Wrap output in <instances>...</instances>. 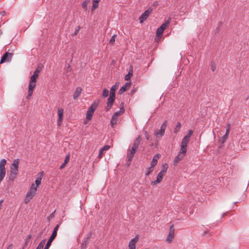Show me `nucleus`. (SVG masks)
<instances>
[{
  "label": "nucleus",
  "instance_id": "f257e3e1",
  "mask_svg": "<svg viewBox=\"0 0 249 249\" xmlns=\"http://www.w3.org/2000/svg\"><path fill=\"white\" fill-rule=\"evenodd\" d=\"M98 105V102H94L89 108L86 114V119L88 121H90L91 119L94 111L97 108Z\"/></svg>",
  "mask_w": 249,
  "mask_h": 249
},
{
  "label": "nucleus",
  "instance_id": "f03ea898",
  "mask_svg": "<svg viewBox=\"0 0 249 249\" xmlns=\"http://www.w3.org/2000/svg\"><path fill=\"white\" fill-rule=\"evenodd\" d=\"M59 227V225H57L54 229H53V232L52 233V235L51 236V237H50V238L49 239L45 247V248L44 249H49V248H50L52 242L53 241V240H54V239L55 238V237L57 235V231L58 230V228Z\"/></svg>",
  "mask_w": 249,
  "mask_h": 249
},
{
  "label": "nucleus",
  "instance_id": "7ed1b4c3",
  "mask_svg": "<svg viewBox=\"0 0 249 249\" xmlns=\"http://www.w3.org/2000/svg\"><path fill=\"white\" fill-rule=\"evenodd\" d=\"M167 121L165 120L160 126V130H156L154 132V135L157 138H161L163 136L165 133V130L167 126Z\"/></svg>",
  "mask_w": 249,
  "mask_h": 249
},
{
  "label": "nucleus",
  "instance_id": "20e7f679",
  "mask_svg": "<svg viewBox=\"0 0 249 249\" xmlns=\"http://www.w3.org/2000/svg\"><path fill=\"white\" fill-rule=\"evenodd\" d=\"M6 163V160L4 159H2L0 161V183L3 179L5 176V165Z\"/></svg>",
  "mask_w": 249,
  "mask_h": 249
},
{
  "label": "nucleus",
  "instance_id": "39448f33",
  "mask_svg": "<svg viewBox=\"0 0 249 249\" xmlns=\"http://www.w3.org/2000/svg\"><path fill=\"white\" fill-rule=\"evenodd\" d=\"M137 150L131 147V148H128L127 150V163L128 165H129L131 163L132 160L134 156V154L136 152Z\"/></svg>",
  "mask_w": 249,
  "mask_h": 249
},
{
  "label": "nucleus",
  "instance_id": "423d86ee",
  "mask_svg": "<svg viewBox=\"0 0 249 249\" xmlns=\"http://www.w3.org/2000/svg\"><path fill=\"white\" fill-rule=\"evenodd\" d=\"M19 164L18 159H15L14 160L12 164L10 167V173L13 174H18V167Z\"/></svg>",
  "mask_w": 249,
  "mask_h": 249
},
{
  "label": "nucleus",
  "instance_id": "0eeeda50",
  "mask_svg": "<svg viewBox=\"0 0 249 249\" xmlns=\"http://www.w3.org/2000/svg\"><path fill=\"white\" fill-rule=\"evenodd\" d=\"M152 9L151 8H148L147 10L145 11L139 18L140 22L142 23L148 17L149 15L151 13Z\"/></svg>",
  "mask_w": 249,
  "mask_h": 249
},
{
  "label": "nucleus",
  "instance_id": "6e6552de",
  "mask_svg": "<svg viewBox=\"0 0 249 249\" xmlns=\"http://www.w3.org/2000/svg\"><path fill=\"white\" fill-rule=\"evenodd\" d=\"M175 229L174 225H172L170 227L169 233L166 238V241L170 243L172 241L174 237Z\"/></svg>",
  "mask_w": 249,
  "mask_h": 249
},
{
  "label": "nucleus",
  "instance_id": "1a4fd4ad",
  "mask_svg": "<svg viewBox=\"0 0 249 249\" xmlns=\"http://www.w3.org/2000/svg\"><path fill=\"white\" fill-rule=\"evenodd\" d=\"M12 54L8 52L5 53L1 57L0 63H3L5 62H9L12 59Z\"/></svg>",
  "mask_w": 249,
  "mask_h": 249
},
{
  "label": "nucleus",
  "instance_id": "9d476101",
  "mask_svg": "<svg viewBox=\"0 0 249 249\" xmlns=\"http://www.w3.org/2000/svg\"><path fill=\"white\" fill-rule=\"evenodd\" d=\"M115 96L112 94H109V98L107 99V106L106 107L107 110H109L111 108L114 102Z\"/></svg>",
  "mask_w": 249,
  "mask_h": 249
},
{
  "label": "nucleus",
  "instance_id": "9b49d317",
  "mask_svg": "<svg viewBox=\"0 0 249 249\" xmlns=\"http://www.w3.org/2000/svg\"><path fill=\"white\" fill-rule=\"evenodd\" d=\"M171 20V18H168L167 19L165 20L164 22L161 24V25L159 28H158L157 31H164L165 29H167Z\"/></svg>",
  "mask_w": 249,
  "mask_h": 249
},
{
  "label": "nucleus",
  "instance_id": "f8f14e48",
  "mask_svg": "<svg viewBox=\"0 0 249 249\" xmlns=\"http://www.w3.org/2000/svg\"><path fill=\"white\" fill-rule=\"evenodd\" d=\"M36 190L37 189L35 187V184H32L30 189V190L27 192L26 196H28V197H31L32 199L33 197L36 194Z\"/></svg>",
  "mask_w": 249,
  "mask_h": 249
},
{
  "label": "nucleus",
  "instance_id": "ddd939ff",
  "mask_svg": "<svg viewBox=\"0 0 249 249\" xmlns=\"http://www.w3.org/2000/svg\"><path fill=\"white\" fill-rule=\"evenodd\" d=\"M38 77V76L33 73V74L30 77V82L28 86H31L32 87L35 88L36 86V79Z\"/></svg>",
  "mask_w": 249,
  "mask_h": 249
},
{
  "label": "nucleus",
  "instance_id": "4468645a",
  "mask_svg": "<svg viewBox=\"0 0 249 249\" xmlns=\"http://www.w3.org/2000/svg\"><path fill=\"white\" fill-rule=\"evenodd\" d=\"M138 239L139 238L137 236L132 239L129 243L128 249H136V244Z\"/></svg>",
  "mask_w": 249,
  "mask_h": 249
},
{
  "label": "nucleus",
  "instance_id": "2eb2a0df",
  "mask_svg": "<svg viewBox=\"0 0 249 249\" xmlns=\"http://www.w3.org/2000/svg\"><path fill=\"white\" fill-rule=\"evenodd\" d=\"M58 119L57 121L58 125L60 126L63 121V109L62 108H59L58 110Z\"/></svg>",
  "mask_w": 249,
  "mask_h": 249
},
{
  "label": "nucleus",
  "instance_id": "dca6fc26",
  "mask_svg": "<svg viewBox=\"0 0 249 249\" xmlns=\"http://www.w3.org/2000/svg\"><path fill=\"white\" fill-rule=\"evenodd\" d=\"M164 176V174H162L161 172L159 173L158 174V176L157 178V179L155 181H152L151 184L153 186L155 185L157 183H159L162 180L163 177Z\"/></svg>",
  "mask_w": 249,
  "mask_h": 249
},
{
  "label": "nucleus",
  "instance_id": "f3484780",
  "mask_svg": "<svg viewBox=\"0 0 249 249\" xmlns=\"http://www.w3.org/2000/svg\"><path fill=\"white\" fill-rule=\"evenodd\" d=\"M141 141V138L140 136H139L134 141L132 145V147L137 150L139 147V144L140 143Z\"/></svg>",
  "mask_w": 249,
  "mask_h": 249
},
{
  "label": "nucleus",
  "instance_id": "a211bd4d",
  "mask_svg": "<svg viewBox=\"0 0 249 249\" xmlns=\"http://www.w3.org/2000/svg\"><path fill=\"white\" fill-rule=\"evenodd\" d=\"M130 83L126 82L119 90V94H121L125 91L130 87Z\"/></svg>",
  "mask_w": 249,
  "mask_h": 249
},
{
  "label": "nucleus",
  "instance_id": "6ab92c4d",
  "mask_svg": "<svg viewBox=\"0 0 249 249\" xmlns=\"http://www.w3.org/2000/svg\"><path fill=\"white\" fill-rule=\"evenodd\" d=\"M82 89L80 87H77L74 92V94H73V98L74 100H76L77 99L78 97L80 96V94L81 93V92H82Z\"/></svg>",
  "mask_w": 249,
  "mask_h": 249
},
{
  "label": "nucleus",
  "instance_id": "aec40b11",
  "mask_svg": "<svg viewBox=\"0 0 249 249\" xmlns=\"http://www.w3.org/2000/svg\"><path fill=\"white\" fill-rule=\"evenodd\" d=\"M119 85V82H116L115 85H113L110 89V94L115 96V91L118 88Z\"/></svg>",
  "mask_w": 249,
  "mask_h": 249
},
{
  "label": "nucleus",
  "instance_id": "412c9836",
  "mask_svg": "<svg viewBox=\"0 0 249 249\" xmlns=\"http://www.w3.org/2000/svg\"><path fill=\"white\" fill-rule=\"evenodd\" d=\"M118 117L113 115L110 121V124L112 127H113L114 126L117 124L118 122Z\"/></svg>",
  "mask_w": 249,
  "mask_h": 249
},
{
  "label": "nucleus",
  "instance_id": "4be33fe9",
  "mask_svg": "<svg viewBox=\"0 0 249 249\" xmlns=\"http://www.w3.org/2000/svg\"><path fill=\"white\" fill-rule=\"evenodd\" d=\"M184 157V156H183V155L179 154L175 159L174 160V165H177L178 162H179V161H180V160H181Z\"/></svg>",
  "mask_w": 249,
  "mask_h": 249
},
{
  "label": "nucleus",
  "instance_id": "5701e85b",
  "mask_svg": "<svg viewBox=\"0 0 249 249\" xmlns=\"http://www.w3.org/2000/svg\"><path fill=\"white\" fill-rule=\"evenodd\" d=\"M159 158V156L158 154L155 155L153 157L152 161L151 163V166L154 167L157 163L158 160Z\"/></svg>",
  "mask_w": 249,
  "mask_h": 249
},
{
  "label": "nucleus",
  "instance_id": "b1692460",
  "mask_svg": "<svg viewBox=\"0 0 249 249\" xmlns=\"http://www.w3.org/2000/svg\"><path fill=\"white\" fill-rule=\"evenodd\" d=\"M90 2V0H85L82 3V7L85 11L88 9V5Z\"/></svg>",
  "mask_w": 249,
  "mask_h": 249
},
{
  "label": "nucleus",
  "instance_id": "393cba45",
  "mask_svg": "<svg viewBox=\"0 0 249 249\" xmlns=\"http://www.w3.org/2000/svg\"><path fill=\"white\" fill-rule=\"evenodd\" d=\"M132 75H133V69H132V67L131 66L128 73L125 76V80H129L131 78Z\"/></svg>",
  "mask_w": 249,
  "mask_h": 249
},
{
  "label": "nucleus",
  "instance_id": "a878e982",
  "mask_svg": "<svg viewBox=\"0 0 249 249\" xmlns=\"http://www.w3.org/2000/svg\"><path fill=\"white\" fill-rule=\"evenodd\" d=\"M35 88L28 86V95L27 96V99H29L30 98V97L32 96L33 92V90Z\"/></svg>",
  "mask_w": 249,
  "mask_h": 249
},
{
  "label": "nucleus",
  "instance_id": "bb28decb",
  "mask_svg": "<svg viewBox=\"0 0 249 249\" xmlns=\"http://www.w3.org/2000/svg\"><path fill=\"white\" fill-rule=\"evenodd\" d=\"M186 147L187 146L181 145V148H180L179 154L183 155V156H185V154L186 153V151H187Z\"/></svg>",
  "mask_w": 249,
  "mask_h": 249
},
{
  "label": "nucleus",
  "instance_id": "cd10ccee",
  "mask_svg": "<svg viewBox=\"0 0 249 249\" xmlns=\"http://www.w3.org/2000/svg\"><path fill=\"white\" fill-rule=\"evenodd\" d=\"M70 160V155H68L66 158H65V160H64V162H63V163L61 165V166L60 167V168L61 169L64 168L65 166H66V165L67 164V163L69 162Z\"/></svg>",
  "mask_w": 249,
  "mask_h": 249
},
{
  "label": "nucleus",
  "instance_id": "c85d7f7f",
  "mask_svg": "<svg viewBox=\"0 0 249 249\" xmlns=\"http://www.w3.org/2000/svg\"><path fill=\"white\" fill-rule=\"evenodd\" d=\"M42 178L41 177H37L35 180V187L37 188L38 186L41 184Z\"/></svg>",
  "mask_w": 249,
  "mask_h": 249
},
{
  "label": "nucleus",
  "instance_id": "c756f323",
  "mask_svg": "<svg viewBox=\"0 0 249 249\" xmlns=\"http://www.w3.org/2000/svg\"><path fill=\"white\" fill-rule=\"evenodd\" d=\"M46 243V240L43 239L42 240L40 243L39 244L38 246L36 248V249H43L44 246Z\"/></svg>",
  "mask_w": 249,
  "mask_h": 249
},
{
  "label": "nucleus",
  "instance_id": "7c9ffc66",
  "mask_svg": "<svg viewBox=\"0 0 249 249\" xmlns=\"http://www.w3.org/2000/svg\"><path fill=\"white\" fill-rule=\"evenodd\" d=\"M228 135H229L225 133V134L223 136H222V137H221L220 138V139H219L220 142L221 143H223L227 139Z\"/></svg>",
  "mask_w": 249,
  "mask_h": 249
},
{
  "label": "nucleus",
  "instance_id": "2f4dec72",
  "mask_svg": "<svg viewBox=\"0 0 249 249\" xmlns=\"http://www.w3.org/2000/svg\"><path fill=\"white\" fill-rule=\"evenodd\" d=\"M190 139H188L187 138H185L184 137L182 142H181V145L187 146L188 142H189Z\"/></svg>",
  "mask_w": 249,
  "mask_h": 249
},
{
  "label": "nucleus",
  "instance_id": "473e14b6",
  "mask_svg": "<svg viewBox=\"0 0 249 249\" xmlns=\"http://www.w3.org/2000/svg\"><path fill=\"white\" fill-rule=\"evenodd\" d=\"M98 7V3H94V2H92V5L91 9V13L92 14Z\"/></svg>",
  "mask_w": 249,
  "mask_h": 249
},
{
  "label": "nucleus",
  "instance_id": "72a5a7b5",
  "mask_svg": "<svg viewBox=\"0 0 249 249\" xmlns=\"http://www.w3.org/2000/svg\"><path fill=\"white\" fill-rule=\"evenodd\" d=\"M108 94H109L108 90L105 88L103 89L102 96L104 98L107 97L108 96Z\"/></svg>",
  "mask_w": 249,
  "mask_h": 249
},
{
  "label": "nucleus",
  "instance_id": "f704fd0d",
  "mask_svg": "<svg viewBox=\"0 0 249 249\" xmlns=\"http://www.w3.org/2000/svg\"><path fill=\"white\" fill-rule=\"evenodd\" d=\"M124 108H121L119 111H118L115 112L113 115L118 117L120 115H122L124 112Z\"/></svg>",
  "mask_w": 249,
  "mask_h": 249
},
{
  "label": "nucleus",
  "instance_id": "c9c22d12",
  "mask_svg": "<svg viewBox=\"0 0 249 249\" xmlns=\"http://www.w3.org/2000/svg\"><path fill=\"white\" fill-rule=\"evenodd\" d=\"M163 32H156V36L155 40L156 41L158 42L160 40V38L162 36Z\"/></svg>",
  "mask_w": 249,
  "mask_h": 249
},
{
  "label": "nucleus",
  "instance_id": "e433bc0d",
  "mask_svg": "<svg viewBox=\"0 0 249 249\" xmlns=\"http://www.w3.org/2000/svg\"><path fill=\"white\" fill-rule=\"evenodd\" d=\"M167 168H168L167 164L166 163L162 165V169L161 171L160 172H161L162 174L165 175V174L166 172V171L167 170Z\"/></svg>",
  "mask_w": 249,
  "mask_h": 249
},
{
  "label": "nucleus",
  "instance_id": "4c0bfd02",
  "mask_svg": "<svg viewBox=\"0 0 249 249\" xmlns=\"http://www.w3.org/2000/svg\"><path fill=\"white\" fill-rule=\"evenodd\" d=\"M154 167L151 166L150 167L146 169L145 176H147L150 175V174L153 171Z\"/></svg>",
  "mask_w": 249,
  "mask_h": 249
},
{
  "label": "nucleus",
  "instance_id": "58836bf2",
  "mask_svg": "<svg viewBox=\"0 0 249 249\" xmlns=\"http://www.w3.org/2000/svg\"><path fill=\"white\" fill-rule=\"evenodd\" d=\"M181 124L179 122H178L177 124L176 127L174 129V132L175 133H178L179 131V129H180V128L181 127Z\"/></svg>",
  "mask_w": 249,
  "mask_h": 249
},
{
  "label": "nucleus",
  "instance_id": "ea45409f",
  "mask_svg": "<svg viewBox=\"0 0 249 249\" xmlns=\"http://www.w3.org/2000/svg\"><path fill=\"white\" fill-rule=\"evenodd\" d=\"M211 68L213 71H214L216 69V65L214 61H212L211 63Z\"/></svg>",
  "mask_w": 249,
  "mask_h": 249
},
{
  "label": "nucleus",
  "instance_id": "a19ab883",
  "mask_svg": "<svg viewBox=\"0 0 249 249\" xmlns=\"http://www.w3.org/2000/svg\"><path fill=\"white\" fill-rule=\"evenodd\" d=\"M17 175V174H13L10 173V176L9 177V180H14Z\"/></svg>",
  "mask_w": 249,
  "mask_h": 249
},
{
  "label": "nucleus",
  "instance_id": "79ce46f5",
  "mask_svg": "<svg viewBox=\"0 0 249 249\" xmlns=\"http://www.w3.org/2000/svg\"><path fill=\"white\" fill-rule=\"evenodd\" d=\"M116 37V35H114L112 36L110 40V43L111 44H113L115 41V38Z\"/></svg>",
  "mask_w": 249,
  "mask_h": 249
},
{
  "label": "nucleus",
  "instance_id": "37998d69",
  "mask_svg": "<svg viewBox=\"0 0 249 249\" xmlns=\"http://www.w3.org/2000/svg\"><path fill=\"white\" fill-rule=\"evenodd\" d=\"M192 134H193V131L192 130H189L187 134L184 137L190 139L191 135H192Z\"/></svg>",
  "mask_w": 249,
  "mask_h": 249
},
{
  "label": "nucleus",
  "instance_id": "c03bdc74",
  "mask_svg": "<svg viewBox=\"0 0 249 249\" xmlns=\"http://www.w3.org/2000/svg\"><path fill=\"white\" fill-rule=\"evenodd\" d=\"M32 199L31 197H28V196H26V197L24 199V203L25 204H27L30 202V201Z\"/></svg>",
  "mask_w": 249,
  "mask_h": 249
},
{
  "label": "nucleus",
  "instance_id": "a18cd8bd",
  "mask_svg": "<svg viewBox=\"0 0 249 249\" xmlns=\"http://www.w3.org/2000/svg\"><path fill=\"white\" fill-rule=\"evenodd\" d=\"M40 68L38 67L36 70H35V71L34 72V74L38 76L39 75V73L40 72Z\"/></svg>",
  "mask_w": 249,
  "mask_h": 249
},
{
  "label": "nucleus",
  "instance_id": "49530a36",
  "mask_svg": "<svg viewBox=\"0 0 249 249\" xmlns=\"http://www.w3.org/2000/svg\"><path fill=\"white\" fill-rule=\"evenodd\" d=\"M109 148H110V146H109L108 145H106L104 146H103L102 148H101V149H102V150L104 151L108 150L109 149Z\"/></svg>",
  "mask_w": 249,
  "mask_h": 249
},
{
  "label": "nucleus",
  "instance_id": "de8ad7c7",
  "mask_svg": "<svg viewBox=\"0 0 249 249\" xmlns=\"http://www.w3.org/2000/svg\"><path fill=\"white\" fill-rule=\"evenodd\" d=\"M103 152H104V151L102 150L101 149H100L99 153V155H98V157L99 158H101L102 157V156L103 155Z\"/></svg>",
  "mask_w": 249,
  "mask_h": 249
},
{
  "label": "nucleus",
  "instance_id": "09e8293b",
  "mask_svg": "<svg viewBox=\"0 0 249 249\" xmlns=\"http://www.w3.org/2000/svg\"><path fill=\"white\" fill-rule=\"evenodd\" d=\"M230 131V125L229 124L227 126V128L226 129V134L229 135Z\"/></svg>",
  "mask_w": 249,
  "mask_h": 249
},
{
  "label": "nucleus",
  "instance_id": "8fccbe9b",
  "mask_svg": "<svg viewBox=\"0 0 249 249\" xmlns=\"http://www.w3.org/2000/svg\"><path fill=\"white\" fill-rule=\"evenodd\" d=\"M88 239H86L85 240V241H84V243H85V245H86V244H87V243H88ZM81 246H82V248H84V247H83V246H84V242H83V243L82 244Z\"/></svg>",
  "mask_w": 249,
  "mask_h": 249
},
{
  "label": "nucleus",
  "instance_id": "3c124183",
  "mask_svg": "<svg viewBox=\"0 0 249 249\" xmlns=\"http://www.w3.org/2000/svg\"><path fill=\"white\" fill-rule=\"evenodd\" d=\"M44 230H42V231H41L39 233V234H38V238H41V236H42V234H43V232H44Z\"/></svg>",
  "mask_w": 249,
  "mask_h": 249
},
{
  "label": "nucleus",
  "instance_id": "603ef678",
  "mask_svg": "<svg viewBox=\"0 0 249 249\" xmlns=\"http://www.w3.org/2000/svg\"><path fill=\"white\" fill-rule=\"evenodd\" d=\"M145 137L147 140H149V136L146 132H145Z\"/></svg>",
  "mask_w": 249,
  "mask_h": 249
},
{
  "label": "nucleus",
  "instance_id": "864d4df0",
  "mask_svg": "<svg viewBox=\"0 0 249 249\" xmlns=\"http://www.w3.org/2000/svg\"><path fill=\"white\" fill-rule=\"evenodd\" d=\"M0 14H1V17H3V16H4L6 15V12L3 11L1 12Z\"/></svg>",
  "mask_w": 249,
  "mask_h": 249
},
{
  "label": "nucleus",
  "instance_id": "5fc2aeb1",
  "mask_svg": "<svg viewBox=\"0 0 249 249\" xmlns=\"http://www.w3.org/2000/svg\"><path fill=\"white\" fill-rule=\"evenodd\" d=\"M100 0H93L92 2H94V3H99Z\"/></svg>",
  "mask_w": 249,
  "mask_h": 249
},
{
  "label": "nucleus",
  "instance_id": "6e6d98bb",
  "mask_svg": "<svg viewBox=\"0 0 249 249\" xmlns=\"http://www.w3.org/2000/svg\"><path fill=\"white\" fill-rule=\"evenodd\" d=\"M158 5V2L157 1H156L153 3V6H157Z\"/></svg>",
  "mask_w": 249,
  "mask_h": 249
},
{
  "label": "nucleus",
  "instance_id": "4d7b16f0",
  "mask_svg": "<svg viewBox=\"0 0 249 249\" xmlns=\"http://www.w3.org/2000/svg\"><path fill=\"white\" fill-rule=\"evenodd\" d=\"M124 108V103L123 102L121 103V105H120V108Z\"/></svg>",
  "mask_w": 249,
  "mask_h": 249
},
{
  "label": "nucleus",
  "instance_id": "13d9d810",
  "mask_svg": "<svg viewBox=\"0 0 249 249\" xmlns=\"http://www.w3.org/2000/svg\"><path fill=\"white\" fill-rule=\"evenodd\" d=\"M226 213H222V214L221 215L222 218H224L225 216V215H226Z\"/></svg>",
  "mask_w": 249,
  "mask_h": 249
},
{
  "label": "nucleus",
  "instance_id": "bf43d9fd",
  "mask_svg": "<svg viewBox=\"0 0 249 249\" xmlns=\"http://www.w3.org/2000/svg\"><path fill=\"white\" fill-rule=\"evenodd\" d=\"M2 202H3V200H0V207H1V206H2Z\"/></svg>",
  "mask_w": 249,
  "mask_h": 249
},
{
  "label": "nucleus",
  "instance_id": "052dcab7",
  "mask_svg": "<svg viewBox=\"0 0 249 249\" xmlns=\"http://www.w3.org/2000/svg\"><path fill=\"white\" fill-rule=\"evenodd\" d=\"M77 32H74V33L72 35V36H76L77 35Z\"/></svg>",
  "mask_w": 249,
  "mask_h": 249
},
{
  "label": "nucleus",
  "instance_id": "680f3d73",
  "mask_svg": "<svg viewBox=\"0 0 249 249\" xmlns=\"http://www.w3.org/2000/svg\"><path fill=\"white\" fill-rule=\"evenodd\" d=\"M89 121H88V120L86 119V120H85V121L84 123L86 124H87V122H89Z\"/></svg>",
  "mask_w": 249,
  "mask_h": 249
}]
</instances>
